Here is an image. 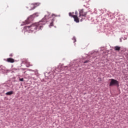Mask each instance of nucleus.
I'll return each instance as SVG.
<instances>
[{"label": "nucleus", "mask_w": 128, "mask_h": 128, "mask_svg": "<svg viewBox=\"0 0 128 128\" xmlns=\"http://www.w3.org/2000/svg\"><path fill=\"white\" fill-rule=\"evenodd\" d=\"M48 14L45 15L44 17L38 22L32 24L30 26H26L24 30V34L26 32L32 33L34 30L38 31L43 28V25H45L48 22H49L48 18H50V14L48 12Z\"/></svg>", "instance_id": "f257e3e1"}, {"label": "nucleus", "mask_w": 128, "mask_h": 128, "mask_svg": "<svg viewBox=\"0 0 128 128\" xmlns=\"http://www.w3.org/2000/svg\"><path fill=\"white\" fill-rule=\"evenodd\" d=\"M69 66L71 71L76 70L78 67H80L81 60L80 59L74 60L70 62Z\"/></svg>", "instance_id": "f03ea898"}, {"label": "nucleus", "mask_w": 128, "mask_h": 128, "mask_svg": "<svg viewBox=\"0 0 128 128\" xmlns=\"http://www.w3.org/2000/svg\"><path fill=\"white\" fill-rule=\"evenodd\" d=\"M40 13L38 12H36L34 14H33L31 15L30 16H29L28 18V20L25 21V22H23V24H21V26H23L24 25L28 24L32 20H34V18H36V16H38Z\"/></svg>", "instance_id": "7ed1b4c3"}, {"label": "nucleus", "mask_w": 128, "mask_h": 128, "mask_svg": "<svg viewBox=\"0 0 128 128\" xmlns=\"http://www.w3.org/2000/svg\"><path fill=\"white\" fill-rule=\"evenodd\" d=\"M110 86H117L119 87V82L116 80L111 78L110 79Z\"/></svg>", "instance_id": "20e7f679"}, {"label": "nucleus", "mask_w": 128, "mask_h": 128, "mask_svg": "<svg viewBox=\"0 0 128 128\" xmlns=\"http://www.w3.org/2000/svg\"><path fill=\"white\" fill-rule=\"evenodd\" d=\"M40 4V2L33 3L26 8H28V10H34L36 6H38Z\"/></svg>", "instance_id": "39448f33"}, {"label": "nucleus", "mask_w": 128, "mask_h": 128, "mask_svg": "<svg viewBox=\"0 0 128 128\" xmlns=\"http://www.w3.org/2000/svg\"><path fill=\"white\" fill-rule=\"evenodd\" d=\"M99 54V53H98V51H92L91 52H90L88 53V56L89 57V58H90L91 56L90 55L92 56H94L92 57L93 58H95L97 56H98Z\"/></svg>", "instance_id": "423d86ee"}, {"label": "nucleus", "mask_w": 128, "mask_h": 128, "mask_svg": "<svg viewBox=\"0 0 128 128\" xmlns=\"http://www.w3.org/2000/svg\"><path fill=\"white\" fill-rule=\"evenodd\" d=\"M63 66L64 64H60L59 65H58V69L60 70V72L64 71V68H68V66Z\"/></svg>", "instance_id": "0eeeda50"}, {"label": "nucleus", "mask_w": 128, "mask_h": 128, "mask_svg": "<svg viewBox=\"0 0 128 128\" xmlns=\"http://www.w3.org/2000/svg\"><path fill=\"white\" fill-rule=\"evenodd\" d=\"M86 12H84V10H79V17L80 18L81 16H86Z\"/></svg>", "instance_id": "6e6552de"}, {"label": "nucleus", "mask_w": 128, "mask_h": 128, "mask_svg": "<svg viewBox=\"0 0 128 128\" xmlns=\"http://www.w3.org/2000/svg\"><path fill=\"white\" fill-rule=\"evenodd\" d=\"M8 72V70L6 68L4 67L1 68L0 66V74H4Z\"/></svg>", "instance_id": "1a4fd4ad"}, {"label": "nucleus", "mask_w": 128, "mask_h": 128, "mask_svg": "<svg viewBox=\"0 0 128 128\" xmlns=\"http://www.w3.org/2000/svg\"><path fill=\"white\" fill-rule=\"evenodd\" d=\"M73 18H74V20L76 23H78L80 22L79 18L76 15L73 16Z\"/></svg>", "instance_id": "9d476101"}, {"label": "nucleus", "mask_w": 128, "mask_h": 128, "mask_svg": "<svg viewBox=\"0 0 128 128\" xmlns=\"http://www.w3.org/2000/svg\"><path fill=\"white\" fill-rule=\"evenodd\" d=\"M7 62L10 63H14V59L12 58H7Z\"/></svg>", "instance_id": "9b49d317"}, {"label": "nucleus", "mask_w": 128, "mask_h": 128, "mask_svg": "<svg viewBox=\"0 0 128 128\" xmlns=\"http://www.w3.org/2000/svg\"><path fill=\"white\" fill-rule=\"evenodd\" d=\"M14 94L13 91H9L5 94L6 96H11Z\"/></svg>", "instance_id": "f8f14e48"}, {"label": "nucleus", "mask_w": 128, "mask_h": 128, "mask_svg": "<svg viewBox=\"0 0 128 128\" xmlns=\"http://www.w3.org/2000/svg\"><path fill=\"white\" fill-rule=\"evenodd\" d=\"M114 50L116 51H120V47L118 46H116Z\"/></svg>", "instance_id": "ddd939ff"}, {"label": "nucleus", "mask_w": 128, "mask_h": 128, "mask_svg": "<svg viewBox=\"0 0 128 128\" xmlns=\"http://www.w3.org/2000/svg\"><path fill=\"white\" fill-rule=\"evenodd\" d=\"M52 72H53V74H54V73L57 74L56 72H57L56 68V67H54L52 69Z\"/></svg>", "instance_id": "4468645a"}, {"label": "nucleus", "mask_w": 128, "mask_h": 128, "mask_svg": "<svg viewBox=\"0 0 128 128\" xmlns=\"http://www.w3.org/2000/svg\"><path fill=\"white\" fill-rule=\"evenodd\" d=\"M26 66L27 68H29L30 66H32V65H30L29 63V62H28V61L26 62Z\"/></svg>", "instance_id": "2eb2a0df"}, {"label": "nucleus", "mask_w": 128, "mask_h": 128, "mask_svg": "<svg viewBox=\"0 0 128 128\" xmlns=\"http://www.w3.org/2000/svg\"><path fill=\"white\" fill-rule=\"evenodd\" d=\"M53 20H54V19H52V22L50 24V26H49V27L50 28V26H53V24H52V22H53Z\"/></svg>", "instance_id": "dca6fc26"}, {"label": "nucleus", "mask_w": 128, "mask_h": 128, "mask_svg": "<svg viewBox=\"0 0 128 128\" xmlns=\"http://www.w3.org/2000/svg\"><path fill=\"white\" fill-rule=\"evenodd\" d=\"M75 15H72V12H69V16H72V18H73L74 16Z\"/></svg>", "instance_id": "f3484780"}, {"label": "nucleus", "mask_w": 128, "mask_h": 128, "mask_svg": "<svg viewBox=\"0 0 128 128\" xmlns=\"http://www.w3.org/2000/svg\"><path fill=\"white\" fill-rule=\"evenodd\" d=\"M72 40H74V43L76 42V41L75 36H74V37L72 38Z\"/></svg>", "instance_id": "a211bd4d"}, {"label": "nucleus", "mask_w": 128, "mask_h": 128, "mask_svg": "<svg viewBox=\"0 0 128 128\" xmlns=\"http://www.w3.org/2000/svg\"><path fill=\"white\" fill-rule=\"evenodd\" d=\"M13 70H14V71H16L17 72H18L19 70H20L19 69H16V68H14L13 69Z\"/></svg>", "instance_id": "6ab92c4d"}, {"label": "nucleus", "mask_w": 128, "mask_h": 128, "mask_svg": "<svg viewBox=\"0 0 128 128\" xmlns=\"http://www.w3.org/2000/svg\"><path fill=\"white\" fill-rule=\"evenodd\" d=\"M89 62V60H85L84 63V64H86V63H88Z\"/></svg>", "instance_id": "aec40b11"}, {"label": "nucleus", "mask_w": 128, "mask_h": 128, "mask_svg": "<svg viewBox=\"0 0 128 128\" xmlns=\"http://www.w3.org/2000/svg\"><path fill=\"white\" fill-rule=\"evenodd\" d=\"M19 80L20 82H24V78H19Z\"/></svg>", "instance_id": "412c9836"}, {"label": "nucleus", "mask_w": 128, "mask_h": 128, "mask_svg": "<svg viewBox=\"0 0 128 128\" xmlns=\"http://www.w3.org/2000/svg\"><path fill=\"white\" fill-rule=\"evenodd\" d=\"M75 14H76L75 16H78V12L77 11H76Z\"/></svg>", "instance_id": "4be33fe9"}, {"label": "nucleus", "mask_w": 128, "mask_h": 128, "mask_svg": "<svg viewBox=\"0 0 128 128\" xmlns=\"http://www.w3.org/2000/svg\"><path fill=\"white\" fill-rule=\"evenodd\" d=\"M122 39H124L123 38H120V42H122Z\"/></svg>", "instance_id": "5701e85b"}, {"label": "nucleus", "mask_w": 128, "mask_h": 128, "mask_svg": "<svg viewBox=\"0 0 128 128\" xmlns=\"http://www.w3.org/2000/svg\"><path fill=\"white\" fill-rule=\"evenodd\" d=\"M52 16H56L54 14H52Z\"/></svg>", "instance_id": "b1692460"}, {"label": "nucleus", "mask_w": 128, "mask_h": 128, "mask_svg": "<svg viewBox=\"0 0 128 128\" xmlns=\"http://www.w3.org/2000/svg\"><path fill=\"white\" fill-rule=\"evenodd\" d=\"M29 71H30V72H34V70H32V69H30V70H29Z\"/></svg>", "instance_id": "393cba45"}, {"label": "nucleus", "mask_w": 128, "mask_h": 128, "mask_svg": "<svg viewBox=\"0 0 128 128\" xmlns=\"http://www.w3.org/2000/svg\"><path fill=\"white\" fill-rule=\"evenodd\" d=\"M12 56V54H10V57H11V56Z\"/></svg>", "instance_id": "a878e982"}, {"label": "nucleus", "mask_w": 128, "mask_h": 128, "mask_svg": "<svg viewBox=\"0 0 128 128\" xmlns=\"http://www.w3.org/2000/svg\"><path fill=\"white\" fill-rule=\"evenodd\" d=\"M74 14V12H72V14Z\"/></svg>", "instance_id": "bb28decb"}, {"label": "nucleus", "mask_w": 128, "mask_h": 128, "mask_svg": "<svg viewBox=\"0 0 128 128\" xmlns=\"http://www.w3.org/2000/svg\"><path fill=\"white\" fill-rule=\"evenodd\" d=\"M50 74V72H48V74Z\"/></svg>", "instance_id": "cd10ccee"}, {"label": "nucleus", "mask_w": 128, "mask_h": 128, "mask_svg": "<svg viewBox=\"0 0 128 128\" xmlns=\"http://www.w3.org/2000/svg\"><path fill=\"white\" fill-rule=\"evenodd\" d=\"M80 22H82V20H80Z\"/></svg>", "instance_id": "c85d7f7f"}, {"label": "nucleus", "mask_w": 128, "mask_h": 128, "mask_svg": "<svg viewBox=\"0 0 128 128\" xmlns=\"http://www.w3.org/2000/svg\"><path fill=\"white\" fill-rule=\"evenodd\" d=\"M53 78H54V76H53Z\"/></svg>", "instance_id": "c756f323"}]
</instances>
